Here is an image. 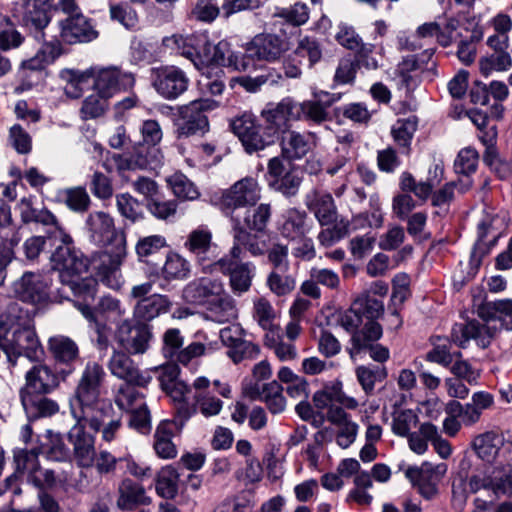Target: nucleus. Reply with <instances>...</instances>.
<instances>
[{
	"mask_svg": "<svg viewBox=\"0 0 512 512\" xmlns=\"http://www.w3.org/2000/svg\"><path fill=\"white\" fill-rule=\"evenodd\" d=\"M93 89L110 99L116 93L131 89L135 84L132 73L123 72L118 67L92 68Z\"/></svg>",
	"mask_w": 512,
	"mask_h": 512,
	"instance_id": "nucleus-16",
	"label": "nucleus"
},
{
	"mask_svg": "<svg viewBox=\"0 0 512 512\" xmlns=\"http://www.w3.org/2000/svg\"><path fill=\"white\" fill-rule=\"evenodd\" d=\"M307 219L308 216L305 211L296 208L287 209L281 216L280 234L290 241H295L297 238L306 235L310 231Z\"/></svg>",
	"mask_w": 512,
	"mask_h": 512,
	"instance_id": "nucleus-38",
	"label": "nucleus"
},
{
	"mask_svg": "<svg viewBox=\"0 0 512 512\" xmlns=\"http://www.w3.org/2000/svg\"><path fill=\"white\" fill-rule=\"evenodd\" d=\"M34 324L33 313L23 308L17 302L7 305L6 309L0 314V334L6 336L10 331L23 329Z\"/></svg>",
	"mask_w": 512,
	"mask_h": 512,
	"instance_id": "nucleus-37",
	"label": "nucleus"
},
{
	"mask_svg": "<svg viewBox=\"0 0 512 512\" xmlns=\"http://www.w3.org/2000/svg\"><path fill=\"white\" fill-rule=\"evenodd\" d=\"M140 134L143 143L134 147L133 151L125 156L121 163V168L143 169L152 166L158 161L154 159L156 156H152L151 154L157 152L155 146L158 145L163 138V131L159 122L154 119L143 121L140 126Z\"/></svg>",
	"mask_w": 512,
	"mask_h": 512,
	"instance_id": "nucleus-6",
	"label": "nucleus"
},
{
	"mask_svg": "<svg viewBox=\"0 0 512 512\" xmlns=\"http://www.w3.org/2000/svg\"><path fill=\"white\" fill-rule=\"evenodd\" d=\"M316 145V135L313 132L289 130L281 137L282 154L287 159H301Z\"/></svg>",
	"mask_w": 512,
	"mask_h": 512,
	"instance_id": "nucleus-29",
	"label": "nucleus"
},
{
	"mask_svg": "<svg viewBox=\"0 0 512 512\" xmlns=\"http://www.w3.org/2000/svg\"><path fill=\"white\" fill-rule=\"evenodd\" d=\"M58 26L59 41L70 45L91 42L95 40L99 34L91 23V20L83 14L66 17L59 21Z\"/></svg>",
	"mask_w": 512,
	"mask_h": 512,
	"instance_id": "nucleus-24",
	"label": "nucleus"
},
{
	"mask_svg": "<svg viewBox=\"0 0 512 512\" xmlns=\"http://www.w3.org/2000/svg\"><path fill=\"white\" fill-rule=\"evenodd\" d=\"M208 318L217 323L230 322L237 318L236 301L225 287L205 305Z\"/></svg>",
	"mask_w": 512,
	"mask_h": 512,
	"instance_id": "nucleus-35",
	"label": "nucleus"
},
{
	"mask_svg": "<svg viewBox=\"0 0 512 512\" xmlns=\"http://www.w3.org/2000/svg\"><path fill=\"white\" fill-rule=\"evenodd\" d=\"M183 246L194 257L203 273L214 271L217 245L213 242V233L208 226L200 225L191 230L185 237Z\"/></svg>",
	"mask_w": 512,
	"mask_h": 512,
	"instance_id": "nucleus-9",
	"label": "nucleus"
},
{
	"mask_svg": "<svg viewBox=\"0 0 512 512\" xmlns=\"http://www.w3.org/2000/svg\"><path fill=\"white\" fill-rule=\"evenodd\" d=\"M151 85L166 100H175L184 94L190 80L186 72L175 65H162L150 70Z\"/></svg>",
	"mask_w": 512,
	"mask_h": 512,
	"instance_id": "nucleus-7",
	"label": "nucleus"
},
{
	"mask_svg": "<svg viewBox=\"0 0 512 512\" xmlns=\"http://www.w3.org/2000/svg\"><path fill=\"white\" fill-rule=\"evenodd\" d=\"M261 198V188L254 177L248 176L235 182L227 189L221 199L224 212L230 215L242 213V209L254 206Z\"/></svg>",
	"mask_w": 512,
	"mask_h": 512,
	"instance_id": "nucleus-8",
	"label": "nucleus"
},
{
	"mask_svg": "<svg viewBox=\"0 0 512 512\" xmlns=\"http://www.w3.org/2000/svg\"><path fill=\"white\" fill-rule=\"evenodd\" d=\"M75 421L76 423L68 432V440L73 447L75 462L81 468H91L97 454L95 437L86 431L88 423L82 419Z\"/></svg>",
	"mask_w": 512,
	"mask_h": 512,
	"instance_id": "nucleus-18",
	"label": "nucleus"
},
{
	"mask_svg": "<svg viewBox=\"0 0 512 512\" xmlns=\"http://www.w3.org/2000/svg\"><path fill=\"white\" fill-rule=\"evenodd\" d=\"M471 492H487L491 503L501 497L512 496V467L499 465L487 467L485 470L473 474L468 481Z\"/></svg>",
	"mask_w": 512,
	"mask_h": 512,
	"instance_id": "nucleus-5",
	"label": "nucleus"
},
{
	"mask_svg": "<svg viewBox=\"0 0 512 512\" xmlns=\"http://www.w3.org/2000/svg\"><path fill=\"white\" fill-rule=\"evenodd\" d=\"M116 206L121 216L130 220L132 223L144 218L141 203L128 193H122L116 196Z\"/></svg>",
	"mask_w": 512,
	"mask_h": 512,
	"instance_id": "nucleus-57",
	"label": "nucleus"
},
{
	"mask_svg": "<svg viewBox=\"0 0 512 512\" xmlns=\"http://www.w3.org/2000/svg\"><path fill=\"white\" fill-rule=\"evenodd\" d=\"M86 226L91 239L98 245L104 246L113 239L115 226L113 218L103 211L92 212L86 219Z\"/></svg>",
	"mask_w": 512,
	"mask_h": 512,
	"instance_id": "nucleus-36",
	"label": "nucleus"
},
{
	"mask_svg": "<svg viewBox=\"0 0 512 512\" xmlns=\"http://www.w3.org/2000/svg\"><path fill=\"white\" fill-rule=\"evenodd\" d=\"M209 387L210 381L204 376L197 377L191 386V390H194L193 400L197 409L207 418L220 414L223 408V401L212 395Z\"/></svg>",
	"mask_w": 512,
	"mask_h": 512,
	"instance_id": "nucleus-33",
	"label": "nucleus"
},
{
	"mask_svg": "<svg viewBox=\"0 0 512 512\" xmlns=\"http://www.w3.org/2000/svg\"><path fill=\"white\" fill-rule=\"evenodd\" d=\"M315 100L304 101L298 104L296 109L297 118L300 112L303 113L304 117L314 123L320 124L329 119V113L327 109L335 102L340 100L341 94H330L328 92L321 91L315 95Z\"/></svg>",
	"mask_w": 512,
	"mask_h": 512,
	"instance_id": "nucleus-32",
	"label": "nucleus"
},
{
	"mask_svg": "<svg viewBox=\"0 0 512 512\" xmlns=\"http://www.w3.org/2000/svg\"><path fill=\"white\" fill-rule=\"evenodd\" d=\"M167 183L173 194L182 200H195L200 193L194 183L182 173H174L167 178Z\"/></svg>",
	"mask_w": 512,
	"mask_h": 512,
	"instance_id": "nucleus-52",
	"label": "nucleus"
},
{
	"mask_svg": "<svg viewBox=\"0 0 512 512\" xmlns=\"http://www.w3.org/2000/svg\"><path fill=\"white\" fill-rule=\"evenodd\" d=\"M382 327L378 322L365 323L362 330L351 337V355L368 350L370 357L377 362H385L389 358L387 347L374 344L382 337Z\"/></svg>",
	"mask_w": 512,
	"mask_h": 512,
	"instance_id": "nucleus-19",
	"label": "nucleus"
},
{
	"mask_svg": "<svg viewBox=\"0 0 512 512\" xmlns=\"http://www.w3.org/2000/svg\"><path fill=\"white\" fill-rule=\"evenodd\" d=\"M271 217V206L260 204L242 209L241 225L247 230L263 232Z\"/></svg>",
	"mask_w": 512,
	"mask_h": 512,
	"instance_id": "nucleus-48",
	"label": "nucleus"
},
{
	"mask_svg": "<svg viewBox=\"0 0 512 512\" xmlns=\"http://www.w3.org/2000/svg\"><path fill=\"white\" fill-rule=\"evenodd\" d=\"M50 392H19L21 404L29 419L49 417L58 412V404L47 398Z\"/></svg>",
	"mask_w": 512,
	"mask_h": 512,
	"instance_id": "nucleus-34",
	"label": "nucleus"
},
{
	"mask_svg": "<svg viewBox=\"0 0 512 512\" xmlns=\"http://www.w3.org/2000/svg\"><path fill=\"white\" fill-rule=\"evenodd\" d=\"M108 368L113 376L124 380L125 383L145 387L151 380L149 376H144L140 373L129 354L124 351L113 352Z\"/></svg>",
	"mask_w": 512,
	"mask_h": 512,
	"instance_id": "nucleus-27",
	"label": "nucleus"
},
{
	"mask_svg": "<svg viewBox=\"0 0 512 512\" xmlns=\"http://www.w3.org/2000/svg\"><path fill=\"white\" fill-rule=\"evenodd\" d=\"M231 128L249 154L261 151L272 144V139L266 137L264 127L250 111H245L232 119Z\"/></svg>",
	"mask_w": 512,
	"mask_h": 512,
	"instance_id": "nucleus-10",
	"label": "nucleus"
},
{
	"mask_svg": "<svg viewBox=\"0 0 512 512\" xmlns=\"http://www.w3.org/2000/svg\"><path fill=\"white\" fill-rule=\"evenodd\" d=\"M504 445V437L497 431H486L474 437L472 447L485 462H492Z\"/></svg>",
	"mask_w": 512,
	"mask_h": 512,
	"instance_id": "nucleus-42",
	"label": "nucleus"
},
{
	"mask_svg": "<svg viewBox=\"0 0 512 512\" xmlns=\"http://www.w3.org/2000/svg\"><path fill=\"white\" fill-rule=\"evenodd\" d=\"M49 239L53 241L55 249L51 254L50 260L52 267L60 272L59 278L63 274L75 276L82 274L88 269V261L83 253L74 245L72 237L62 228L56 227Z\"/></svg>",
	"mask_w": 512,
	"mask_h": 512,
	"instance_id": "nucleus-2",
	"label": "nucleus"
},
{
	"mask_svg": "<svg viewBox=\"0 0 512 512\" xmlns=\"http://www.w3.org/2000/svg\"><path fill=\"white\" fill-rule=\"evenodd\" d=\"M209 65L217 67H231L234 70H246L249 67L248 58L242 53L233 52L226 41H220L212 45V51L209 52Z\"/></svg>",
	"mask_w": 512,
	"mask_h": 512,
	"instance_id": "nucleus-40",
	"label": "nucleus"
},
{
	"mask_svg": "<svg viewBox=\"0 0 512 512\" xmlns=\"http://www.w3.org/2000/svg\"><path fill=\"white\" fill-rule=\"evenodd\" d=\"M105 377L100 363L88 361L70 399V411L75 420H84L91 430L101 432L103 441L111 443L122 428V415L100 397Z\"/></svg>",
	"mask_w": 512,
	"mask_h": 512,
	"instance_id": "nucleus-1",
	"label": "nucleus"
},
{
	"mask_svg": "<svg viewBox=\"0 0 512 512\" xmlns=\"http://www.w3.org/2000/svg\"><path fill=\"white\" fill-rule=\"evenodd\" d=\"M267 286L277 296L291 293L296 285L295 279L287 271L272 270L267 277Z\"/></svg>",
	"mask_w": 512,
	"mask_h": 512,
	"instance_id": "nucleus-59",
	"label": "nucleus"
},
{
	"mask_svg": "<svg viewBox=\"0 0 512 512\" xmlns=\"http://www.w3.org/2000/svg\"><path fill=\"white\" fill-rule=\"evenodd\" d=\"M241 216L242 213L233 215V245L227 254L240 259H242L244 251L249 252L254 257L264 255L267 250L266 240L257 234H252L242 226Z\"/></svg>",
	"mask_w": 512,
	"mask_h": 512,
	"instance_id": "nucleus-20",
	"label": "nucleus"
},
{
	"mask_svg": "<svg viewBox=\"0 0 512 512\" xmlns=\"http://www.w3.org/2000/svg\"><path fill=\"white\" fill-rule=\"evenodd\" d=\"M219 102L209 98H199L178 108L179 118L175 121L177 139L204 135L210 125L205 112L215 110Z\"/></svg>",
	"mask_w": 512,
	"mask_h": 512,
	"instance_id": "nucleus-3",
	"label": "nucleus"
},
{
	"mask_svg": "<svg viewBox=\"0 0 512 512\" xmlns=\"http://www.w3.org/2000/svg\"><path fill=\"white\" fill-rule=\"evenodd\" d=\"M214 270L229 276V285L234 294L246 293L254 277L255 266L251 262H241L240 258L225 254L213 262Z\"/></svg>",
	"mask_w": 512,
	"mask_h": 512,
	"instance_id": "nucleus-15",
	"label": "nucleus"
},
{
	"mask_svg": "<svg viewBox=\"0 0 512 512\" xmlns=\"http://www.w3.org/2000/svg\"><path fill=\"white\" fill-rule=\"evenodd\" d=\"M134 384L123 383L114 394V402L122 411H131L144 402L143 396L135 389Z\"/></svg>",
	"mask_w": 512,
	"mask_h": 512,
	"instance_id": "nucleus-54",
	"label": "nucleus"
},
{
	"mask_svg": "<svg viewBox=\"0 0 512 512\" xmlns=\"http://www.w3.org/2000/svg\"><path fill=\"white\" fill-rule=\"evenodd\" d=\"M328 226L322 229L317 236L320 245L323 247H331L350 232V222L345 218H337L335 222Z\"/></svg>",
	"mask_w": 512,
	"mask_h": 512,
	"instance_id": "nucleus-51",
	"label": "nucleus"
},
{
	"mask_svg": "<svg viewBox=\"0 0 512 512\" xmlns=\"http://www.w3.org/2000/svg\"><path fill=\"white\" fill-rule=\"evenodd\" d=\"M202 44L196 42V34L191 35H173L164 40V45L172 50H175L180 55L189 59L192 62L193 55L195 54V45Z\"/></svg>",
	"mask_w": 512,
	"mask_h": 512,
	"instance_id": "nucleus-60",
	"label": "nucleus"
},
{
	"mask_svg": "<svg viewBox=\"0 0 512 512\" xmlns=\"http://www.w3.org/2000/svg\"><path fill=\"white\" fill-rule=\"evenodd\" d=\"M305 205L321 226H328L338 218V210L332 195L312 190L305 196Z\"/></svg>",
	"mask_w": 512,
	"mask_h": 512,
	"instance_id": "nucleus-28",
	"label": "nucleus"
},
{
	"mask_svg": "<svg viewBox=\"0 0 512 512\" xmlns=\"http://www.w3.org/2000/svg\"><path fill=\"white\" fill-rule=\"evenodd\" d=\"M81 274L70 276L66 273L61 276V283L68 286L75 297L76 307L87 320H95L94 311L92 309V302L95 299L97 292V281L94 278L86 277L81 278Z\"/></svg>",
	"mask_w": 512,
	"mask_h": 512,
	"instance_id": "nucleus-22",
	"label": "nucleus"
},
{
	"mask_svg": "<svg viewBox=\"0 0 512 512\" xmlns=\"http://www.w3.org/2000/svg\"><path fill=\"white\" fill-rule=\"evenodd\" d=\"M497 329L478 320H470L466 324H455L452 328L451 339L460 348H466L470 340H474L482 349L490 346Z\"/></svg>",
	"mask_w": 512,
	"mask_h": 512,
	"instance_id": "nucleus-23",
	"label": "nucleus"
},
{
	"mask_svg": "<svg viewBox=\"0 0 512 512\" xmlns=\"http://www.w3.org/2000/svg\"><path fill=\"white\" fill-rule=\"evenodd\" d=\"M478 159L479 154L474 148H463L454 161L455 172L463 176H470L477 169Z\"/></svg>",
	"mask_w": 512,
	"mask_h": 512,
	"instance_id": "nucleus-64",
	"label": "nucleus"
},
{
	"mask_svg": "<svg viewBox=\"0 0 512 512\" xmlns=\"http://www.w3.org/2000/svg\"><path fill=\"white\" fill-rule=\"evenodd\" d=\"M108 100L107 97L98 92L86 97L80 110L82 119H95L104 115L108 108Z\"/></svg>",
	"mask_w": 512,
	"mask_h": 512,
	"instance_id": "nucleus-61",
	"label": "nucleus"
},
{
	"mask_svg": "<svg viewBox=\"0 0 512 512\" xmlns=\"http://www.w3.org/2000/svg\"><path fill=\"white\" fill-rule=\"evenodd\" d=\"M288 50V43L285 38L271 33H261L253 37L247 44L245 55L248 60L256 58L267 62L280 60Z\"/></svg>",
	"mask_w": 512,
	"mask_h": 512,
	"instance_id": "nucleus-21",
	"label": "nucleus"
},
{
	"mask_svg": "<svg viewBox=\"0 0 512 512\" xmlns=\"http://www.w3.org/2000/svg\"><path fill=\"white\" fill-rule=\"evenodd\" d=\"M2 351L11 370L16 367L22 356L31 362H35L39 361L44 353L34 324L23 329L14 330L10 338L3 336Z\"/></svg>",
	"mask_w": 512,
	"mask_h": 512,
	"instance_id": "nucleus-4",
	"label": "nucleus"
},
{
	"mask_svg": "<svg viewBox=\"0 0 512 512\" xmlns=\"http://www.w3.org/2000/svg\"><path fill=\"white\" fill-rule=\"evenodd\" d=\"M293 53L302 61L307 58L308 67L314 66L322 58L320 43L316 39L307 36L299 40Z\"/></svg>",
	"mask_w": 512,
	"mask_h": 512,
	"instance_id": "nucleus-63",
	"label": "nucleus"
},
{
	"mask_svg": "<svg viewBox=\"0 0 512 512\" xmlns=\"http://www.w3.org/2000/svg\"><path fill=\"white\" fill-rule=\"evenodd\" d=\"M172 429L168 422H161L154 434V450L163 459H172L177 455V449L172 442Z\"/></svg>",
	"mask_w": 512,
	"mask_h": 512,
	"instance_id": "nucleus-49",
	"label": "nucleus"
},
{
	"mask_svg": "<svg viewBox=\"0 0 512 512\" xmlns=\"http://www.w3.org/2000/svg\"><path fill=\"white\" fill-rule=\"evenodd\" d=\"M62 53L59 40L46 42L32 58L22 62L21 67L26 70L40 71L54 62Z\"/></svg>",
	"mask_w": 512,
	"mask_h": 512,
	"instance_id": "nucleus-45",
	"label": "nucleus"
},
{
	"mask_svg": "<svg viewBox=\"0 0 512 512\" xmlns=\"http://www.w3.org/2000/svg\"><path fill=\"white\" fill-rule=\"evenodd\" d=\"M48 350L58 364L72 366L80 358L77 343L65 335H55L48 339Z\"/></svg>",
	"mask_w": 512,
	"mask_h": 512,
	"instance_id": "nucleus-39",
	"label": "nucleus"
},
{
	"mask_svg": "<svg viewBox=\"0 0 512 512\" xmlns=\"http://www.w3.org/2000/svg\"><path fill=\"white\" fill-rule=\"evenodd\" d=\"M180 475L176 468L171 465L163 467L156 476L155 489L158 496L172 500L179 490Z\"/></svg>",
	"mask_w": 512,
	"mask_h": 512,
	"instance_id": "nucleus-47",
	"label": "nucleus"
},
{
	"mask_svg": "<svg viewBox=\"0 0 512 512\" xmlns=\"http://www.w3.org/2000/svg\"><path fill=\"white\" fill-rule=\"evenodd\" d=\"M224 287L220 278L202 276L188 282L182 289L181 297L188 304L205 306Z\"/></svg>",
	"mask_w": 512,
	"mask_h": 512,
	"instance_id": "nucleus-25",
	"label": "nucleus"
},
{
	"mask_svg": "<svg viewBox=\"0 0 512 512\" xmlns=\"http://www.w3.org/2000/svg\"><path fill=\"white\" fill-rule=\"evenodd\" d=\"M48 8V0H17L13 3L12 11L13 16L25 26L42 30L50 22Z\"/></svg>",
	"mask_w": 512,
	"mask_h": 512,
	"instance_id": "nucleus-26",
	"label": "nucleus"
},
{
	"mask_svg": "<svg viewBox=\"0 0 512 512\" xmlns=\"http://www.w3.org/2000/svg\"><path fill=\"white\" fill-rule=\"evenodd\" d=\"M62 201L77 213H84L91 204L90 196L84 187H72L61 192Z\"/></svg>",
	"mask_w": 512,
	"mask_h": 512,
	"instance_id": "nucleus-56",
	"label": "nucleus"
},
{
	"mask_svg": "<svg viewBox=\"0 0 512 512\" xmlns=\"http://www.w3.org/2000/svg\"><path fill=\"white\" fill-rule=\"evenodd\" d=\"M296 109L298 104L290 98H284L279 103H269L262 111L261 117L264 120V132L266 137L275 139L281 134L289 131V122L297 119Z\"/></svg>",
	"mask_w": 512,
	"mask_h": 512,
	"instance_id": "nucleus-11",
	"label": "nucleus"
},
{
	"mask_svg": "<svg viewBox=\"0 0 512 512\" xmlns=\"http://www.w3.org/2000/svg\"><path fill=\"white\" fill-rule=\"evenodd\" d=\"M51 285L52 279L48 274L25 272L15 282L14 291L21 301L43 307L52 301L50 296Z\"/></svg>",
	"mask_w": 512,
	"mask_h": 512,
	"instance_id": "nucleus-13",
	"label": "nucleus"
},
{
	"mask_svg": "<svg viewBox=\"0 0 512 512\" xmlns=\"http://www.w3.org/2000/svg\"><path fill=\"white\" fill-rule=\"evenodd\" d=\"M201 71L202 80L200 84L209 94L213 96L221 95L225 90L226 79L223 68L212 65Z\"/></svg>",
	"mask_w": 512,
	"mask_h": 512,
	"instance_id": "nucleus-55",
	"label": "nucleus"
},
{
	"mask_svg": "<svg viewBox=\"0 0 512 512\" xmlns=\"http://www.w3.org/2000/svg\"><path fill=\"white\" fill-rule=\"evenodd\" d=\"M23 224L38 223L43 226H58L57 219L48 209L34 206L32 197H23L17 204Z\"/></svg>",
	"mask_w": 512,
	"mask_h": 512,
	"instance_id": "nucleus-43",
	"label": "nucleus"
},
{
	"mask_svg": "<svg viewBox=\"0 0 512 512\" xmlns=\"http://www.w3.org/2000/svg\"><path fill=\"white\" fill-rule=\"evenodd\" d=\"M22 42V35L14 28L10 19L0 13V49L7 51L17 48Z\"/></svg>",
	"mask_w": 512,
	"mask_h": 512,
	"instance_id": "nucleus-62",
	"label": "nucleus"
},
{
	"mask_svg": "<svg viewBox=\"0 0 512 512\" xmlns=\"http://www.w3.org/2000/svg\"><path fill=\"white\" fill-rule=\"evenodd\" d=\"M355 309L360 311L363 318H366L365 323L376 322L384 312V305L381 300H378L369 293H362L354 300Z\"/></svg>",
	"mask_w": 512,
	"mask_h": 512,
	"instance_id": "nucleus-53",
	"label": "nucleus"
},
{
	"mask_svg": "<svg viewBox=\"0 0 512 512\" xmlns=\"http://www.w3.org/2000/svg\"><path fill=\"white\" fill-rule=\"evenodd\" d=\"M115 339L122 350L129 355L146 353L153 339L152 326L147 323L123 321L116 330Z\"/></svg>",
	"mask_w": 512,
	"mask_h": 512,
	"instance_id": "nucleus-14",
	"label": "nucleus"
},
{
	"mask_svg": "<svg viewBox=\"0 0 512 512\" xmlns=\"http://www.w3.org/2000/svg\"><path fill=\"white\" fill-rule=\"evenodd\" d=\"M59 385V379L52 369L45 365H34L25 374V384L19 392H52Z\"/></svg>",
	"mask_w": 512,
	"mask_h": 512,
	"instance_id": "nucleus-31",
	"label": "nucleus"
},
{
	"mask_svg": "<svg viewBox=\"0 0 512 512\" xmlns=\"http://www.w3.org/2000/svg\"><path fill=\"white\" fill-rule=\"evenodd\" d=\"M152 500L145 488L130 478H124L117 488L116 505L122 511H132L141 505H149Z\"/></svg>",
	"mask_w": 512,
	"mask_h": 512,
	"instance_id": "nucleus-30",
	"label": "nucleus"
},
{
	"mask_svg": "<svg viewBox=\"0 0 512 512\" xmlns=\"http://www.w3.org/2000/svg\"><path fill=\"white\" fill-rule=\"evenodd\" d=\"M93 467L100 476H116L121 472L143 479L151 473L150 467L138 464L131 455L116 457L106 449L97 452Z\"/></svg>",
	"mask_w": 512,
	"mask_h": 512,
	"instance_id": "nucleus-12",
	"label": "nucleus"
},
{
	"mask_svg": "<svg viewBox=\"0 0 512 512\" xmlns=\"http://www.w3.org/2000/svg\"><path fill=\"white\" fill-rule=\"evenodd\" d=\"M191 263L182 255L176 252H170L161 269L162 277L167 281H183L191 275Z\"/></svg>",
	"mask_w": 512,
	"mask_h": 512,
	"instance_id": "nucleus-46",
	"label": "nucleus"
},
{
	"mask_svg": "<svg viewBox=\"0 0 512 512\" xmlns=\"http://www.w3.org/2000/svg\"><path fill=\"white\" fill-rule=\"evenodd\" d=\"M15 471L19 475L28 473L33 481H40L37 473L39 471L38 454L34 449H19L14 451Z\"/></svg>",
	"mask_w": 512,
	"mask_h": 512,
	"instance_id": "nucleus-50",
	"label": "nucleus"
},
{
	"mask_svg": "<svg viewBox=\"0 0 512 512\" xmlns=\"http://www.w3.org/2000/svg\"><path fill=\"white\" fill-rule=\"evenodd\" d=\"M445 464L433 465L424 462L420 467L410 466L405 471V476L418 487L420 495L426 500H432L438 494V483L446 473Z\"/></svg>",
	"mask_w": 512,
	"mask_h": 512,
	"instance_id": "nucleus-17",
	"label": "nucleus"
},
{
	"mask_svg": "<svg viewBox=\"0 0 512 512\" xmlns=\"http://www.w3.org/2000/svg\"><path fill=\"white\" fill-rule=\"evenodd\" d=\"M180 369L176 364H168L159 369L160 387L173 398L184 397L191 392V387L178 381Z\"/></svg>",
	"mask_w": 512,
	"mask_h": 512,
	"instance_id": "nucleus-44",
	"label": "nucleus"
},
{
	"mask_svg": "<svg viewBox=\"0 0 512 512\" xmlns=\"http://www.w3.org/2000/svg\"><path fill=\"white\" fill-rule=\"evenodd\" d=\"M282 79L283 75L280 71H278L275 68H268L255 77L243 78L241 81V85L248 92H256L261 88V86H274L279 84L282 81Z\"/></svg>",
	"mask_w": 512,
	"mask_h": 512,
	"instance_id": "nucleus-58",
	"label": "nucleus"
},
{
	"mask_svg": "<svg viewBox=\"0 0 512 512\" xmlns=\"http://www.w3.org/2000/svg\"><path fill=\"white\" fill-rule=\"evenodd\" d=\"M170 306L171 302L167 296L154 294L137 302L134 307V318L138 320L137 322L145 323L168 312Z\"/></svg>",
	"mask_w": 512,
	"mask_h": 512,
	"instance_id": "nucleus-41",
	"label": "nucleus"
}]
</instances>
